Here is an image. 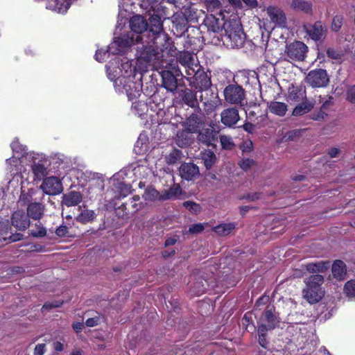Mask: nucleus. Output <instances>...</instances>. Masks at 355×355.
<instances>
[{
  "label": "nucleus",
  "instance_id": "1",
  "mask_svg": "<svg viewBox=\"0 0 355 355\" xmlns=\"http://www.w3.org/2000/svg\"><path fill=\"white\" fill-rule=\"evenodd\" d=\"M150 23L147 36L148 41H146L147 44L141 50L139 58L150 62L159 60L163 57L161 52L166 51L167 54L173 55L175 48L170 42L168 35L163 31L160 19L152 17Z\"/></svg>",
  "mask_w": 355,
  "mask_h": 355
},
{
  "label": "nucleus",
  "instance_id": "2",
  "mask_svg": "<svg viewBox=\"0 0 355 355\" xmlns=\"http://www.w3.org/2000/svg\"><path fill=\"white\" fill-rule=\"evenodd\" d=\"M130 26L132 32L117 37L108 46L107 53L118 54L123 52L125 48L139 43L144 40L142 33L147 30L148 23L141 15H135L130 19Z\"/></svg>",
  "mask_w": 355,
  "mask_h": 355
},
{
  "label": "nucleus",
  "instance_id": "3",
  "mask_svg": "<svg viewBox=\"0 0 355 355\" xmlns=\"http://www.w3.org/2000/svg\"><path fill=\"white\" fill-rule=\"evenodd\" d=\"M225 35L223 37L224 43L230 48L243 46L245 36L242 26L237 20H230L223 24Z\"/></svg>",
  "mask_w": 355,
  "mask_h": 355
},
{
  "label": "nucleus",
  "instance_id": "4",
  "mask_svg": "<svg viewBox=\"0 0 355 355\" xmlns=\"http://www.w3.org/2000/svg\"><path fill=\"white\" fill-rule=\"evenodd\" d=\"M225 100L231 105L243 106L245 102V92L244 89L237 85L231 84L225 87L223 91Z\"/></svg>",
  "mask_w": 355,
  "mask_h": 355
},
{
  "label": "nucleus",
  "instance_id": "5",
  "mask_svg": "<svg viewBox=\"0 0 355 355\" xmlns=\"http://www.w3.org/2000/svg\"><path fill=\"white\" fill-rule=\"evenodd\" d=\"M308 52V46L302 42L295 41L286 45L285 55L291 61H303Z\"/></svg>",
  "mask_w": 355,
  "mask_h": 355
},
{
  "label": "nucleus",
  "instance_id": "6",
  "mask_svg": "<svg viewBox=\"0 0 355 355\" xmlns=\"http://www.w3.org/2000/svg\"><path fill=\"white\" fill-rule=\"evenodd\" d=\"M181 73L178 67L175 65L169 69L162 70L160 72L162 78V87L168 92H175L178 87L177 76Z\"/></svg>",
  "mask_w": 355,
  "mask_h": 355
},
{
  "label": "nucleus",
  "instance_id": "7",
  "mask_svg": "<svg viewBox=\"0 0 355 355\" xmlns=\"http://www.w3.org/2000/svg\"><path fill=\"white\" fill-rule=\"evenodd\" d=\"M302 28L306 34V36L315 42L324 39L327 33L325 25L321 21H317L314 24H304Z\"/></svg>",
  "mask_w": 355,
  "mask_h": 355
},
{
  "label": "nucleus",
  "instance_id": "8",
  "mask_svg": "<svg viewBox=\"0 0 355 355\" xmlns=\"http://www.w3.org/2000/svg\"><path fill=\"white\" fill-rule=\"evenodd\" d=\"M266 12L270 19V24L274 27L286 28L287 26V20L284 11L277 6H270L266 8Z\"/></svg>",
  "mask_w": 355,
  "mask_h": 355
},
{
  "label": "nucleus",
  "instance_id": "9",
  "mask_svg": "<svg viewBox=\"0 0 355 355\" xmlns=\"http://www.w3.org/2000/svg\"><path fill=\"white\" fill-rule=\"evenodd\" d=\"M306 81L313 87H322L327 85L329 77L325 70L319 69L311 71L306 77Z\"/></svg>",
  "mask_w": 355,
  "mask_h": 355
},
{
  "label": "nucleus",
  "instance_id": "10",
  "mask_svg": "<svg viewBox=\"0 0 355 355\" xmlns=\"http://www.w3.org/2000/svg\"><path fill=\"white\" fill-rule=\"evenodd\" d=\"M279 314L276 313L272 305L267 306L259 319V325H266L268 330L275 329L279 323Z\"/></svg>",
  "mask_w": 355,
  "mask_h": 355
},
{
  "label": "nucleus",
  "instance_id": "11",
  "mask_svg": "<svg viewBox=\"0 0 355 355\" xmlns=\"http://www.w3.org/2000/svg\"><path fill=\"white\" fill-rule=\"evenodd\" d=\"M40 189L47 195H58L62 192L63 187L61 180L55 176H51L44 180Z\"/></svg>",
  "mask_w": 355,
  "mask_h": 355
},
{
  "label": "nucleus",
  "instance_id": "12",
  "mask_svg": "<svg viewBox=\"0 0 355 355\" xmlns=\"http://www.w3.org/2000/svg\"><path fill=\"white\" fill-rule=\"evenodd\" d=\"M205 121L200 116L192 114L183 122V127L191 134L197 133L203 127Z\"/></svg>",
  "mask_w": 355,
  "mask_h": 355
},
{
  "label": "nucleus",
  "instance_id": "13",
  "mask_svg": "<svg viewBox=\"0 0 355 355\" xmlns=\"http://www.w3.org/2000/svg\"><path fill=\"white\" fill-rule=\"evenodd\" d=\"M239 111L235 107H230L222 111L220 114L221 123L227 127H232L239 121Z\"/></svg>",
  "mask_w": 355,
  "mask_h": 355
},
{
  "label": "nucleus",
  "instance_id": "14",
  "mask_svg": "<svg viewBox=\"0 0 355 355\" xmlns=\"http://www.w3.org/2000/svg\"><path fill=\"white\" fill-rule=\"evenodd\" d=\"M180 176L186 180H193L200 175L198 167L193 163H184L179 168Z\"/></svg>",
  "mask_w": 355,
  "mask_h": 355
},
{
  "label": "nucleus",
  "instance_id": "15",
  "mask_svg": "<svg viewBox=\"0 0 355 355\" xmlns=\"http://www.w3.org/2000/svg\"><path fill=\"white\" fill-rule=\"evenodd\" d=\"M12 225L18 230H25L30 226V221L24 211H17L12 214Z\"/></svg>",
  "mask_w": 355,
  "mask_h": 355
},
{
  "label": "nucleus",
  "instance_id": "16",
  "mask_svg": "<svg viewBox=\"0 0 355 355\" xmlns=\"http://www.w3.org/2000/svg\"><path fill=\"white\" fill-rule=\"evenodd\" d=\"M197 133H198L197 136L198 141L207 146H210L217 139V132L213 128L200 129Z\"/></svg>",
  "mask_w": 355,
  "mask_h": 355
},
{
  "label": "nucleus",
  "instance_id": "17",
  "mask_svg": "<svg viewBox=\"0 0 355 355\" xmlns=\"http://www.w3.org/2000/svg\"><path fill=\"white\" fill-rule=\"evenodd\" d=\"M290 6L295 11L307 15H311L313 12V4L307 0H291Z\"/></svg>",
  "mask_w": 355,
  "mask_h": 355
},
{
  "label": "nucleus",
  "instance_id": "18",
  "mask_svg": "<svg viewBox=\"0 0 355 355\" xmlns=\"http://www.w3.org/2000/svg\"><path fill=\"white\" fill-rule=\"evenodd\" d=\"M70 0H47L46 8L58 13L67 12L70 5Z\"/></svg>",
  "mask_w": 355,
  "mask_h": 355
},
{
  "label": "nucleus",
  "instance_id": "19",
  "mask_svg": "<svg viewBox=\"0 0 355 355\" xmlns=\"http://www.w3.org/2000/svg\"><path fill=\"white\" fill-rule=\"evenodd\" d=\"M83 200V196L78 191H72L62 196V203L67 207L78 205Z\"/></svg>",
  "mask_w": 355,
  "mask_h": 355
},
{
  "label": "nucleus",
  "instance_id": "20",
  "mask_svg": "<svg viewBox=\"0 0 355 355\" xmlns=\"http://www.w3.org/2000/svg\"><path fill=\"white\" fill-rule=\"evenodd\" d=\"M331 272L334 278L339 281L344 280L347 275L345 263L341 260L335 261L332 265Z\"/></svg>",
  "mask_w": 355,
  "mask_h": 355
},
{
  "label": "nucleus",
  "instance_id": "21",
  "mask_svg": "<svg viewBox=\"0 0 355 355\" xmlns=\"http://www.w3.org/2000/svg\"><path fill=\"white\" fill-rule=\"evenodd\" d=\"M323 296L322 290L306 287L303 290V297L310 304L319 302Z\"/></svg>",
  "mask_w": 355,
  "mask_h": 355
},
{
  "label": "nucleus",
  "instance_id": "22",
  "mask_svg": "<svg viewBox=\"0 0 355 355\" xmlns=\"http://www.w3.org/2000/svg\"><path fill=\"white\" fill-rule=\"evenodd\" d=\"M205 26H207L208 31L212 33H218L223 27V24L218 19L213 15H209L206 17L204 20Z\"/></svg>",
  "mask_w": 355,
  "mask_h": 355
},
{
  "label": "nucleus",
  "instance_id": "23",
  "mask_svg": "<svg viewBox=\"0 0 355 355\" xmlns=\"http://www.w3.org/2000/svg\"><path fill=\"white\" fill-rule=\"evenodd\" d=\"M288 98L294 102L299 103L306 99L305 89L302 87L292 86L288 89Z\"/></svg>",
  "mask_w": 355,
  "mask_h": 355
},
{
  "label": "nucleus",
  "instance_id": "24",
  "mask_svg": "<svg viewBox=\"0 0 355 355\" xmlns=\"http://www.w3.org/2000/svg\"><path fill=\"white\" fill-rule=\"evenodd\" d=\"M80 214L76 217V221L86 224L87 223L92 222L97 216L96 213L94 210L87 209H82L79 207Z\"/></svg>",
  "mask_w": 355,
  "mask_h": 355
},
{
  "label": "nucleus",
  "instance_id": "25",
  "mask_svg": "<svg viewBox=\"0 0 355 355\" xmlns=\"http://www.w3.org/2000/svg\"><path fill=\"white\" fill-rule=\"evenodd\" d=\"M44 206L40 203H31L27 207V215L33 219L40 220L44 214Z\"/></svg>",
  "mask_w": 355,
  "mask_h": 355
},
{
  "label": "nucleus",
  "instance_id": "26",
  "mask_svg": "<svg viewBox=\"0 0 355 355\" xmlns=\"http://www.w3.org/2000/svg\"><path fill=\"white\" fill-rule=\"evenodd\" d=\"M190 134L186 129L178 131L175 138V144L181 148L190 145L192 141Z\"/></svg>",
  "mask_w": 355,
  "mask_h": 355
},
{
  "label": "nucleus",
  "instance_id": "27",
  "mask_svg": "<svg viewBox=\"0 0 355 355\" xmlns=\"http://www.w3.org/2000/svg\"><path fill=\"white\" fill-rule=\"evenodd\" d=\"M29 230V235L35 238L44 237L46 235V229L42 223L37 220L35 223H32Z\"/></svg>",
  "mask_w": 355,
  "mask_h": 355
},
{
  "label": "nucleus",
  "instance_id": "28",
  "mask_svg": "<svg viewBox=\"0 0 355 355\" xmlns=\"http://www.w3.org/2000/svg\"><path fill=\"white\" fill-rule=\"evenodd\" d=\"M293 111V115L295 116H302L311 110L313 105L307 99L299 102Z\"/></svg>",
  "mask_w": 355,
  "mask_h": 355
},
{
  "label": "nucleus",
  "instance_id": "29",
  "mask_svg": "<svg viewBox=\"0 0 355 355\" xmlns=\"http://www.w3.org/2000/svg\"><path fill=\"white\" fill-rule=\"evenodd\" d=\"M234 223L220 224L213 228V231L220 236H225L230 234L235 229Z\"/></svg>",
  "mask_w": 355,
  "mask_h": 355
},
{
  "label": "nucleus",
  "instance_id": "30",
  "mask_svg": "<svg viewBox=\"0 0 355 355\" xmlns=\"http://www.w3.org/2000/svg\"><path fill=\"white\" fill-rule=\"evenodd\" d=\"M181 194V187L178 184H173L162 195V200L180 199Z\"/></svg>",
  "mask_w": 355,
  "mask_h": 355
},
{
  "label": "nucleus",
  "instance_id": "31",
  "mask_svg": "<svg viewBox=\"0 0 355 355\" xmlns=\"http://www.w3.org/2000/svg\"><path fill=\"white\" fill-rule=\"evenodd\" d=\"M269 110L270 112L282 116L287 112V105L282 102L272 101L269 105Z\"/></svg>",
  "mask_w": 355,
  "mask_h": 355
},
{
  "label": "nucleus",
  "instance_id": "32",
  "mask_svg": "<svg viewBox=\"0 0 355 355\" xmlns=\"http://www.w3.org/2000/svg\"><path fill=\"white\" fill-rule=\"evenodd\" d=\"M324 282V278L320 275H313L305 280L306 287L321 290V285Z\"/></svg>",
  "mask_w": 355,
  "mask_h": 355
},
{
  "label": "nucleus",
  "instance_id": "33",
  "mask_svg": "<svg viewBox=\"0 0 355 355\" xmlns=\"http://www.w3.org/2000/svg\"><path fill=\"white\" fill-rule=\"evenodd\" d=\"M209 282L207 279L199 278L196 279V282L191 286V292L195 295H200L207 290Z\"/></svg>",
  "mask_w": 355,
  "mask_h": 355
},
{
  "label": "nucleus",
  "instance_id": "34",
  "mask_svg": "<svg viewBox=\"0 0 355 355\" xmlns=\"http://www.w3.org/2000/svg\"><path fill=\"white\" fill-rule=\"evenodd\" d=\"M196 87L200 90L207 89L211 85V80L204 71H201L195 78Z\"/></svg>",
  "mask_w": 355,
  "mask_h": 355
},
{
  "label": "nucleus",
  "instance_id": "35",
  "mask_svg": "<svg viewBox=\"0 0 355 355\" xmlns=\"http://www.w3.org/2000/svg\"><path fill=\"white\" fill-rule=\"evenodd\" d=\"M329 266V262L319 261L316 263H310L306 265V269L309 272H323L326 271Z\"/></svg>",
  "mask_w": 355,
  "mask_h": 355
},
{
  "label": "nucleus",
  "instance_id": "36",
  "mask_svg": "<svg viewBox=\"0 0 355 355\" xmlns=\"http://www.w3.org/2000/svg\"><path fill=\"white\" fill-rule=\"evenodd\" d=\"M180 63L184 67H190L195 64V59L193 54L188 51L181 52L178 57Z\"/></svg>",
  "mask_w": 355,
  "mask_h": 355
},
{
  "label": "nucleus",
  "instance_id": "37",
  "mask_svg": "<svg viewBox=\"0 0 355 355\" xmlns=\"http://www.w3.org/2000/svg\"><path fill=\"white\" fill-rule=\"evenodd\" d=\"M202 159L203 160L205 166L207 169H210L216 162V157L214 152L211 150H206L201 155Z\"/></svg>",
  "mask_w": 355,
  "mask_h": 355
},
{
  "label": "nucleus",
  "instance_id": "38",
  "mask_svg": "<svg viewBox=\"0 0 355 355\" xmlns=\"http://www.w3.org/2000/svg\"><path fill=\"white\" fill-rule=\"evenodd\" d=\"M162 196H160L159 192L153 187H148L143 194V198L146 202H153L157 200H162Z\"/></svg>",
  "mask_w": 355,
  "mask_h": 355
},
{
  "label": "nucleus",
  "instance_id": "39",
  "mask_svg": "<svg viewBox=\"0 0 355 355\" xmlns=\"http://www.w3.org/2000/svg\"><path fill=\"white\" fill-rule=\"evenodd\" d=\"M182 99L187 105L191 107H195L198 105L196 96L189 89H186L184 92Z\"/></svg>",
  "mask_w": 355,
  "mask_h": 355
},
{
  "label": "nucleus",
  "instance_id": "40",
  "mask_svg": "<svg viewBox=\"0 0 355 355\" xmlns=\"http://www.w3.org/2000/svg\"><path fill=\"white\" fill-rule=\"evenodd\" d=\"M32 171L35 178L38 180L43 178L46 174V168L42 164H34L32 166Z\"/></svg>",
  "mask_w": 355,
  "mask_h": 355
},
{
  "label": "nucleus",
  "instance_id": "41",
  "mask_svg": "<svg viewBox=\"0 0 355 355\" xmlns=\"http://www.w3.org/2000/svg\"><path fill=\"white\" fill-rule=\"evenodd\" d=\"M182 158V152L178 149H173L166 156V161L168 164H173Z\"/></svg>",
  "mask_w": 355,
  "mask_h": 355
},
{
  "label": "nucleus",
  "instance_id": "42",
  "mask_svg": "<svg viewBox=\"0 0 355 355\" xmlns=\"http://www.w3.org/2000/svg\"><path fill=\"white\" fill-rule=\"evenodd\" d=\"M183 206L194 214L200 213L202 209L200 205L193 201H185L183 202Z\"/></svg>",
  "mask_w": 355,
  "mask_h": 355
},
{
  "label": "nucleus",
  "instance_id": "43",
  "mask_svg": "<svg viewBox=\"0 0 355 355\" xmlns=\"http://www.w3.org/2000/svg\"><path fill=\"white\" fill-rule=\"evenodd\" d=\"M345 293L349 297H355V279L348 281L344 287Z\"/></svg>",
  "mask_w": 355,
  "mask_h": 355
},
{
  "label": "nucleus",
  "instance_id": "44",
  "mask_svg": "<svg viewBox=\"0 0 355 355\" xmlns=\"http://www.w3.org/2000/svg\"><path fill=\"white\" fill-rule=\"evenodd\" d=\"M268 331L266 328V325H259L258 334H259V343L264 348H266L267 342L265 338L266 331Z\"/></svg>",
  "mask_w": 355,
  "mask_h": 355
},
{
  "label": "nucleus",
  "instance_id": "45",
  "mask_svg": "<svg viewBox=\"0 0 355 355\" xmlns=\"http://www.w3.org/2000/svg\"><path fill=\"white\" fill-rule=\"evenodd\" d=\"M221 146L225 149H232L234 146L232 138L227 135H221L220 137Z\"/></svg>",
  "mask_w": 355,
  "mask_h": 355
},
{
  "label": "nucleus",
  "instance_id": "46",
  "mask_svg": "<svg viewBox=\"0 0 355 355\" xmlns=\"http://www.w3.org/2000/svg\"><path fill=\"white\" fill-rule=\"evenodd\" d=\"M343 21V17L341 15H336L332 20L331 28L333 31L338 32L342 25Z\"/></svg>",
  "mask_w": 355,
  "mask_h": 355
},
{
  "label": "nucleus",
  "instance_id": "47",
  "mask_svg": "<svg viewBox=\"0 0 355 355\" xmlns=\"http://www.w3.org/2000/svg\"><path fill=\"white\" fill-rule=\"evenodd\" d=\"M207 223H196L191 225L187 231L188 233L191 234H196L202 232L204 230Z\"/></svg>",
  "mask_w": 355,
  "mask_h": 355
},
{
  "label": "nucleus",
  "instance_id": "48",
  "mask_svg": "<svg viewBox=\"0 0 355 355\" xmlns=\"http://www.w3.org/2000/svg\"><path fill=\"white\" fill-rule=\"evenodd\" d=\"M186 73L189 76H193L196 78V77L201 72L200 71V67L194 64L193 66H190V67H186Z\"/></svg>",
  "mask_w": 355,
  "mask_h": 355
},
{
  "label": "nucleus",
  "instance_id": "49",
  "mask_svg": "<svg viewBox=\"0 0 355 355\" xmlns=\"http://www.w3.org/2000/svg\"><path fill=\"white\" fill-rule=\"evenodd\" d=\"M206 6L210 10L218 9L220 6V2L218 0H206Z\"/></svg>",
  "mask_w": 355,
  "mask_h": 355
},
{
  "label": "nucleus",
  "instance_id": "50",
  "mask_svg": "<svg viewBox=\"0 0 355 355\" xmlns=\"http://www.w3.org/2000/svg\"><path fill=\"white\" fill-rule=\"evenodd\" d=\"M11 148L14 152L23 155L25 153V148L20 145L17 141H14L11 144Z\"/></svg>",
  "mask_w": 355,
  "mask_h": 355
},
{
  "label": "nucleus",
  "instance_id": "51",
  "mask_svg": "<svg viewBox=\"0 0 355 355\" xmlns=\"http://www.w3.org/2000/svg\"><path fill=\"white\" fill-rule=\"evenodd\" d=\"M347 99L352 103H355V85L348 89L347 92Z\"/></svg>",
  "mask_w": 355,
  "mask_h": 355
},
{
  "label": "nucleus",
  "instance_id": "52",
  "mask_svg": "<svg viewBox=\"0 0 355 355\" xmlns=\"http://www.w3.org/2000/svg\"><path fill=\"white\" fill-rule=\"evenodd\" d=\"M100 319L101 318L99 316H95L93 318H88L85 321V324L89 327H95L99 324Z\"/></svg>",
  "mask_w": 355,
  "mask_h": 355
},
{
  "label": "nucleus",
  "instance_id": "53",
  "mask_svg": "<svg viewBox=\"0 0 355 355\" xmlns=\"http://www.w3.org/2000/svg\"><path fill=\"white\" fill-rule=\"evenodd\" d=\"M68 227L66 225H60L55 230V234L60 237L66 236L68 235Z\"/></svg>",
  "mask_w": 355,
  "mask_h": 355
},
{
  "label": "nucleus",
  "instance_id": "54",
  "mask_svg": "<svg viewBox=\"0 0 355 355\" xmlns=\"http://www.w3.org/2000/svg\"><path fill=\"white\" fill-rule=\"evenodd\" d=\"M253 160L250 159H243L239 162L241 168L245 171L249 169L253 165Z\"/></svg>",
  "mask_w": 355,
  "mask_h": 355
},
{
  "label": "nucleus",
  "instance_id": "55",
  "mask_svg": "<svg viewBox=\"0 0 355 355\" xmlns=\"http://www.w3.org/2000/svg\"><path fill=\"white\" fill-rule=\"evenodd\" d=\"M327 55L332 59H336V60L340 59L341 57V54L340 53L339 51H336L334 49H331V48H329L327 50Z\"/></svg>",
  "mask_w": 355,
  "mask_h": 355
},
{
  "label": "nucleus",
  "instance_id": "56",
  "mask_svg": "<svg viewBox=\"0 0 355 355\" xmlns=\"http://www.w3.org/2000/svg\"><path fill=\"white\" fill-rule=\"evenodd\" d=\"M46 351V345L44 344H38L34 349V355H43Z\"/></svg>",
  "mask_w": 355,
  "mask_h": 355
},
{
  "label": "nucleus",
  "instance_id": "57",
  "mask_svg": "<svg viewBox=\"0 0 355 355\" xmlns=\"http://www.w3.org/2000/svg\"><path fill=\"white\" fill-rule=\"evenodd\" d=\"M140 200V197L138 195H135L132 198V207L135 209L136 210H139L141 208V204H137V202H138Z\"/></svg>",
  "mask_w": 355,
  "mask_h": 355
},
{
  "label": "nucleus",
  "instance_id": "58",
  "mask_svg": "<svg viewBox=\"0 0 355 355\" xmlns=\"http://www.w3.org/2000/svg\"><path fill=\"white\" fill-rule=\"evenodd\" d=\"M119 185L121 189V196H126L130 192V187L123 183H120Z\"/></svg>",
  "mask_w": 355,
  "mask_h": 355
},
{
  "label": "nucleus",
  "instance_id": "59",
  "mask_svg": "<svg viewBox=\"0 0 355 355\" xmlns=\"http://www.w3.org/2000/svg\"><path fill=\"white\" fill-rule=\"evenodd\" d=\"M242 127L244 129V130L248 132V133H252L254 130V125L249 122L245 123Z\"/></svg>",
  "mask_w": 355,
  "mask_h": 355
},
{
  "label": "nucleus",
  "instance_id": "60",
  "mask_svg": "<svg viewBox=\"0 0 355 355\" xmlns=\"http://www.w3.org/2000/svg\"><path fill=\"white\" fill-rule=\"evenodd\" d=\"M340 153V150L336 147H333L329 149L328 150V155L331 158H334L338 156V154Z\"/></svg>",
  "mask_w": 355,
  "mask_h": 355
},
{
  "label": "nucleus",
  "instance_id": "61",
  "mask_svg": "<svg viewBox=\"0 0 355 355\" xmlns=\"http://www.w3.org/2000/svg\"><path fill=\"white\" fill-rule=\"evenodd\" d=\"M205 110L207 113L213 112L216 109V105L212 102L205 103Z\"/></svg>",
  "mask_w": 355,
  "mask_h": 355
},
{
  "label": "nucleus",
  "instance_id": "62",
  "mask_svg": "<svg viewBox=\"0 0 355 355\" xmlns=\"http://www.w3.org/2000/svg\"><path fill=\"white\" fill-rule=\"evenodd\" d=\"M62 304V302H55L53 303H46L44 304L42 309H51V308H55L59 307Z\"/></svg>",
  "mask_w": 355,
  "mask_h": 355
},
{
  "label": "nucleus",
  "instance_id": "63",
  "mask_svg": "<svg viewBox=\"0 0 355 355\" xmlns=\"http://www.w3.org/2000/svg\"><path fill=\"white\" fill-rule=\"evenodd\" d=\"M243 3L246 4L247 6L250 8H256L258 6V2L257 0H242Z\"/></svg>",
  "mask_w": 355,
  "mask_h": 355
},
{
  "label": "nucleus",
  "instance_id": "64",
  "mask_svg": "<svg viewBox=\"0 0 355 355\" xmlns=\"http://www.w3.org/2000/svg\"><path fill=\"white\" fill-rule=\"evenodd\" d=\"M22 238H23V235L21 234L18 233V234H12L11 236H10L8 239L11 242H15V241H20Z\"/></svg>",
  "mask_w": 355,
  "mask_h": 355
}]
</instances>
